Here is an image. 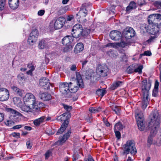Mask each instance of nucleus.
Instances as JSON below:
<instances>
[{
    "label": "nucleus",
    "instance_id": "c756f323",
    "mask_svg": "<svg viewBox=\"0 0 161 161\" xmlns=\"http://www.w3.org/2000/svg\"><path fill=\"white\" fill-rule=\"evenodd\" d=\"M7 111L10 112V113L14 114V116H15L16 115L18 116H19L21 117L22 116V115L19 113V112L17 111H16L11 108H8L7 109Z\"/></svg>",
    "mask_w": 161,
    "mask_h": 161
},
{
    "label": "nucleus",
    "instance_id": "a18cd8bd",
    "mask_svg": "<svg viewBox=\"0 0 161 161\" xmlns=\"http://www.w3.org/2000/svg\"><path fill=\"white\" fill-rule=\"evenodd\" d=\"M5 124L8 126H11L14 124V122L11 120H7L5 122Z\"/></svg>",
    "mask_w": 161,
    "mask_h": 161
},
{
    "label": "nucleus",
    "instance_id": "0eeeda50",
    "mask_svg": "<svg viewBox=\"0 0 161 161\" xmlns=\"http://www.w3.org/2000/svg\"><path fill=\"white\" fill-rule=\"evenodd\" d=\"M82 26L80 24L75 25L72 30L71 34L73 37L78 38L81 36L82 31Z\"/></svg>",
    "mask_w": 161,
    "mask_h": 161
},
{
    "label": "nucleus",
    "instance_id": "c85d7f7f",
    "mask_svg": "<svg viewBox=\"0 0 161 161\" xmlns=\"http://www.w3.org/2000/svg\"><path fill=\"white\" fill-rule=\"evenodd\" d=\"M45 118V116H42L39 118L35 119L33 121V123L35 125L38 126L43 122Z\"/></svg>",
    "mask_w": 161,
    "mask_h": 161
},
{
    "label": "nucleus",
    "instance_id": "39448f33",
    "mask_svg": "<svg viewBox=\"0 0 161 161\" xmlns=\"http://www.w3.org/2000/svg\"><path fill=\"white\" fill-rule=\"evenodd\" d=\"M137 152L135 144L131 140L127 141L125 145L123 155H127L130 153L131 154H135Z\"/></svg>",
    "mask_w": 161,
    "mask_h": 161
},
{
    "label": "nucleus",
    "instance_id": "a19ab883",
    "mask_svg": "<svg viewBox=\"0 0 161 161\" xmlns=\"http://www.w3.org/2000/svg\"><path fill=\"white\" fill-rule=\"evenodd\" d=\"M17 78L19 81L20 82L25 81L26 79L25 77L22 73L19 74L17 76Z\"/></svg>",
    "mask_w": 161,
    "mask_h": 161
},
{
    "label": "nucleus",
    "instance_id": "0e129e2a",
    "mask_svg": "<svg viewBox=\"0 0 161 161\" xmlns=\"http://www.w3.org/2000/svg\"><path fill=\"white\" fill-rule=\"evenodd\" d=\"M158 92V89L154 88V89H153V92L152 95L153 96L156 97L157 96V94Z\"/></svg>",
    "mask_w": 161,
    "mask_h": 161
},
{
    "label": "nucleus",
    "instance_id": "3c124183",
    "mask_svg": "<svg viewBox=\"0 0 161 161\" xmlns=\"http://www.w3.org/2000/svg\"><path fill=\"white\" fill-rule=\"evenodd\" d=\"M119 130H114L115 136L118 139H120L121 137V134Z\"/></svg>",
    "mask_w": 161,
    "mask_h": 161
},
{
    "label": "nucleus",
    "instance_id": "2f4dec72",
    "mask_svg": "<svg viewBox=\"0 0 161 161\" xmlns=\"http://www.w3.org/2000/svg\"><path fill=\"white\" fill-rule=\"evenodd\" d=\"M136 8V3L134 1L130 2L129 5L126 8V11L128 12L130 11V10L135 9Z\"/></svg>",
    "mask_w": 161,
    "mask_h": 161
},
{
    "label": "nucleus",
    "instance_id": "7ed1b4c3",
    "mask_svg": "<svg viewBox=\"0 0 161 161\" xmlns=\"http://www.w3.org/2000/svg\"><path fill=\"white\" fill-rule=\"evenodd\" d=\"M44 106V104L43 103H39L38 105H31V107L26 105H23L22 106L21 108L24 112L27 113L32 112L34 115H37L41 112V108Z\"/></svg>",
    "mask_w": 161,
    "mask_h": 161
},
{
    "label": "nucleus",
    "instance_id": "4be33fe9",
    "mask_svg": "<svg viewBox=\"0 0 161 161\" xmlns=\"http://www.w3.org/2000/svg\"><path fill=\"white\" fill-rule=\"evenodd\" d=\"M73 36H67L64 37L62 39V43L64 45H68L70 44L73 41Z\"/></svg>",
    "mask_w": 161,
    "mask_h": 161
},
{
    "label": "nucleus",
    "instance_id": "e2e57ef3",
    "mask_svg": "<svg viewBox=\"0 0 161 161\" xmlns=\"http://www.w3.org/2000/svg\"><path fill=\"white\" fill-rule=\"evenodd\" d=\"M87 61L86 60H85L84 61H83L82 63V68L81 70L83 71H84L85 70V68H84L85 65L87 63Z\"/></svg>",
    "mask_w": 161,
    "mask_h": 161
},
{
    "label": "nucleus",
    "instance_id": "c03bdc74",
    "mask_svg": "<svg viewBox=\"0 0 161 161\" xmlns=\"http://www.w3.org/2000/svg\"><path fill=\"white\" fill-rule=\"evenodd\" d=\"M137 65L135 66V68L134 69V72H138L139 73H142V69L143 68V67L142 65L139 66L137 68H136Z\"/></svg>",
    "mask_w": 161,
    "mask_h": 161
},
{
    "label": "nucleus",
    "instance_id": "f8f14e48",
    "mask_svg": "<svg viewBox=\"0 0 161 161\" xmlns=\"http://www.w3.org/2000/svg\"><path fill=\"white\" fill-rule=\"evenodd\" d=\"M9 93L7 89L3 88H0V101H3L8 100L9 98Z\"/></svg>",
    "mask_w": 161,
    "mask_h": 161
},
{
    "label": "nucleus",
    "instance_id": "bb28decb",
    "mask_svg": "<svg viewBox=\"0 0 161 161\" xmlns=\"http://www.w3.org/2000/svg\"><path fill=\"white\" fill-rule=\"evenodd\" d=\"M151 129V133L150 135L148 136L147 140V143L149 145L152 144L153 142V137L155 136V135L156 134L158 130H156V131L155 133H154L152 132V128Z\"/></svg>",
    "mask_w": 161,
    "mask_h": 161
},
{
    "label": "nucleus",
    "instance_id": "5701e85b",
    "mask_svg": "<svg viewBox=\"0 0 161 161\" xmlns=\"http://www.w3.org/2000/svg\"><path fill=\"white\" fill-rule=\"evenodd\" d=\"M11 89L16 95L22 97L24 94V91L18 88L17 86H13L11 87Z\"/></svg>",
    "mask_w": 161,
    "mask_h": 161
},
{
    "label": "nucleus",
    "instance_id": "9b49d317",
    "mask_svg": "<svg viewBox=\"0 0 161 161\" xmlns=\"http://www.w3.org/2000/svg\"><path fill=\"white\" fill-rule=\"evenodd\" d=\"M123 34L126 39H129L135 36V32L132 28L127 27L124 29Z\"/></svg>",
    "mask_w": 161,
    "mask_h": 161
},
{
    "label": "nucleus",
    "instance_id": "5fc2aeb1",
    "mask_svg": "<svg viewBox=\"0 0 161 161\" xmlns=\"http://www.w3.org/2000/svg\"><path fill=\"white\" fill-rule=\"evenodd\" d=\"M71 133V130H69L64 135V137L66 138L67 139L69 137Z\"/></svg>",
    "mask_w": 161,
    "mask_h": 161
},
{
    "label": "nucleus",
    "instance_id": "49530a36",
    "mask_svg": "<svg viewBox=\"0 0 161 161\" xmlns=\"http://www.w3.org/2000/svg\"><path fill=\"white\" fill-rule=\"evenodd\" d=\"M27 67L30 69L31 70L34 71L35 69L36 65L32 63H30L27 64Z\"/></svg>",
    "mask_w": 161,
    "mask_h": 161
},
{
    "label": "nucleus",
    "instance_id": "69168bd1",
    "mask_svg": "<svg viewBox=\"0 0 161 161\" xmlns=\"http://www.w3.org/2000/svg\"><path fill=\"white\" fill-rule=\"evenodd\" d=\"M83 17L80 16L79 19V22L82 23H84L86 21V19H84Z\"/></svg>",
    "mask_w": 161,
    "mask_h": 161
},
{
    "label": "nucleus",
    "instance_id": "bf43d9fd",
    "mask_svg": "<svg viewBox=\"0 0 161 161\" xmlns=\"http://www.w3.org/2000/svg\"><path fill=\"white\" fill-rule=\"evenodd\" d=\"M126 45V43L124 42H121L120 43H117V45L119 46L122 47H124Z\"/></svg>",
    "mask_w": 161,
    "mask_h": 161
},
{
    "label": "nucleus",
    "instance_id": "58836bf2",
    "mask_svg": "<svg viewBox=\"0 0 161 161\" xmlns=\"http://www.w3.org/2000/svg\"><path fill=\"white\" fill-rule=\"evenodd\" d=\"M157 38V36L154 35L153 36H151L149 37V39L147 40L146 42L148 44L154 42Z\"/></svg>",
    "mask_w": 161,
    "mask_h": 161
},
{
    "label": "nucleus",
    "instance_id": "2eb2a0df",
    "mask_svg": "<svg viewBox=\"0 0 161 161\" xmlns=\"http://www.w3.org/2000/svg\"><path fill=\"white\" fill-rule=\"evenodd\" d=\"M71 116V114L70 113H65L58 116L57 119L58 121H64V122H67L68 124L69 123L68 120Z\"/></svg>",
    "mask_w": 161,
    "mask_h": 161
},
{
    "label": "nucleus",
    "instance_id": "ea45409f",
    "mask_svg": "<svg viewBox=\"0 0 161 161\" xmlns=\"http://www.w3.org/2000/svg\"><path fill=\"white\" fill-rule=\"evenodd\" d=\"M106 93L105 90L99 89L97 90L96 92L97 94L99 96H101L102 97Z\"/></svg>",
    "mask_w": 161,
    "mask_h": 161
},
{
    "label": "nucleus",
    "instance_id": "e433bc0d",
    "mask_svg": "<svg viewBox=\"0 0 161 161\" xmlns=\"http://www.w3.org/2000/svg\"><path fill=\"white\" fill-rule=\"evenodd\" d=\"M124 127L122 123L120 122H118L115 125L114 130H122Z\"/></svg>",
    "mask_w": 161,
    "mask_h": 161
},
{
    "label": "nucleus",
    "instance_id": "4d7b16f0",
    "mask_svg": "<svg viewBox=\"0 0 161 161\" xmlns=\"http://www.w3.org/2000/svg\"><path fill=\"white\" fill-rule=\"evenodd\" d=\"M138 3L140 6H142L145 5L146 4V2L144 0H138Z\"/></svg>",
    "mask_w": 161,
    "mask_h": 161
},
{
    "label": "nucleus",
    "instance_id": "b1692460",
    "mask_svg": "<svg viewBox=\"0 0 161 161\" xmlns=\"http://www.w3.org/2000/svg\"><path fill=\"white\" fill-rule=\"evenodd\" d=\"M84 49V45L81 43H78L75 46L74 52L76 53H78L82 51Z\"/></svg>",
    "mask_w": 161,
    "mask_h": 161
},
{
    "label": "nucleus",
    "instance_id": "a878e982",
    "mask_svg": "<svg viewBox=\"0 0 161 161\" xmlns=\"http://www.w3.org/2000/svg\"><path fill=\"white\" fill-rule=\"evenodd\" d=\"M39 97L41 99L44 101H48L51 99V95L47 93L40 94Z\"/></svg>",
    "mask_w": 161,
    "mask_h": 161
},
{
    "label": "nucleus",
    "instance_id": "f3484780",
    "mask_svg": "<svg viewBox=\"0 0 161 161\" xmlns=\"http://www.w3.org/2000/svg\"><path fill=\"white\" fill-rule=\"evenodd\" d=\"M150 27L149 32L152 35H155L159 31V25L158 23H154L152 25H149Z\"/></svg>",
    "mask_w": 161,
    "mask_h": 161
},
{
    "label": "nucleus",
    "instance_id": "aec40b11",
    "mask_svg": "<svg viewBox=\"0 0 161 161\" xmlns=\"http://www.w3.org/2000/svg\"><path fill=\"white\" fill-rule=\"evenodd\" d=\"M39 84L41 86L44 87V89H48L50 88V83L47 81V80L46 78H43L40 80Z\"/></svg>",
    "mask_w": 161,
    "mask_h": 161
},
{
    "label": "nucleus",
    "instance_id": "f257e3e1",
    "mask_svg": "<svg viewBox=\"0 0 161 161\" xmlns=\"http://www.w3.org/2000/svg\"><path fill=\"white\" fill-rule=\"evenodd\" d=\"M160 116L157 110L153 111L149 116V127L152 128V132L155 133L159 127Z\"/></svg>",
    "mask_w": 161,
    "mask_h": 161
},
{
    "label": "nucleus",
    "instance_id": "f704fd0d",
    "mask_svg": "<svg viewBox=\"0 0 161 161\" xmlns=\"http://www.w3.org/2000/svg\"><path fill=\"white\" fill-rule=\"evenodd\" d=\"M136 64H132L128 67L126 70V71L129 74L132 73L134 72L135 66H136Z\"/></svg>",
    "mask_w": 161,
    "mask_h": 161
},
{
    "label": "nucleus",
    "instance_id": "72a5a7b5",
    "mask_svg": "<svg viewBox=\"0 0 161 161\" xmlns=\"http://www.w3.org/2000/svg\"><path fill=\"white\" fill-rule=\"evenodd\" d=\"M122 83V82L121 81H117L114 82L111 86V89L114 90L116 89L118 87L120 86Z\"/></svg>",
    "mask_w": 161,
    "mask_h": 161
},
{
    "label": "nucleus",
    "instance_id": "7c9ffc66",
    "mask_svg": "<svg viewBox=\"0 0 161 161\" xmlns=\"http://www.w3.org/2000/svg\"><path fill=\"white\" fill-rule=\"evenodd\" d=\"M73 84L72 83L70 82L69 83V87L68 92H70L71 93H75L79 89L78 87L77 86H72L71 85Z\"/></svg>",
    "mask_w": 161,
    "mask_h": 161
},
{
    "label": "nucleus",
    "instance_id": "cd10ccee",
    "mask_svg": "<svg viewBox=\"0 0 161 161\" xmlns=\"http://www.w3.org/2000/svg\"><path fill=\"white\" fill-rule=\"evenodd\" d=\"M68 125V122H63L62 124L60 129L58 130L57 134H60L63 133V132L65 130Z\"/></svg>",
    "mask_w": 161,
    "mask_h": 161
},
{
    "label": "nucleus",
    "instance_id": "774afa93",
    "mask_svg": "<svg viewBox=\"0 0 161 161\" xmlns=\"http://www.w3.org/2000/svg\"><path fill=\"white\" fill-rule=\"evenodd\" d=\"M74 16L72 15L68 16L66 19L67 21H70L74 19Z\"/></svg>",
    "mask_w": 161,
    "mask_h": 161
},
{
    "label": "nucleus",
    "instance_id": "c9c22d12",
    "mask_svg": "<svg viewBox=\"0 0 161 161\" xmlns=\"http://www.w3.org/2000/svg\"><path fill=\"white\" fill-rule=\"evenodd\" d=\"M89 110L91 113H95L100 112L101 110V108L100 107L98 108L90 107Z\"/></svg>",
    "mask_w": 161,
    "mask_h": 161
},
{
    "label": "nucleus",
    "instance_id": "9d476101",
    "mask_svg": "<svg viewBox=\"0 0 161 161\" xmlns=\"http://www.w3.org/2000/svg\"><path fill=\"white\" fill-rule=\"evenodd\" d=\"M24 100L26 102H31L32 103L31 105H38L39 103H42L36 101L35 96L31 93H27L25 95L24 98Z\"/></svg>",
    "mask_w": 161,
    "mask_h": 161
},
{
    "label": "nucleus",
    "instance_id": "393cba45",
    "mask_svg": "<svg viewBox=\"0 0 161 161\" xmlns=\"http://www.w3.org/2000/svg\"><path fill=\"white\" fill-rule=\"evenodd\" d=\"M48 47V43L45 40L42 39L39 42L38 47L40 49H43Z\"/></svg>",
    "mask_w": 161,
    "mask_h": 161
},
{
    "label": "nucleus",
    "instance_id": "052dcab7",
    "mask_svg": "<svg viewBox=\"0 0 161 161\" xmlns=\"http://www.w3.org/2000/svg\"><path fill=\"white\" fill-rule=\"evenodd\" d=\"M12 135L13 137L20 138V133H19L14 132L12 134Z\"/></svg>",
    "mask_w": 161,
    "mask_h": 161
},
{
    "label": "nucleus",
    "instance_id": "423d86ee",
    "mask_svg": "<svg viewBox=\"0 0 161 161\" xmlns=\"http://www.w3.org/2000/svg\"><path fill=\"white\" fill-rule=\"evenodd\" d=\"M108 68L106 66L98 65L96 69L95 77L97 78L105 77L108 75Z\"/></svg>",
    "mask_w": 161,
    "mask_h": 161
},
{
    "label": "nucleus",
    "instance_id": "4468645a",
    "mask_svg": "<svg viewBox=\"0 0 161 161\" xmlns=\"http://www.w3.org/2000/svg\"><path fill=\"white\" fill-rule=\"evenodd\" d=\"M88 4L85 3L83 4L79 11L78 14H76L77 16H80L82 17H85L87 14V11L86 10L88 6Z\"/></svg>",
    "mask_w": 161,
    "mask_h": 161
},
{
    "label": "nucleus",
    "instance_id": "473e14b6",
    "mask_svg": "<svg viewBox=\"0 0 161 161\" xmlns=\"http://www.w3.org/2000/svg\"><path fill=\"white\" fill-rule=\"evenodd\" d=\"M67 140V139L64 137V136L60 137L58 141L55 142L54 143V145H62Z\"/></svg>",
    "mask_w": 161,
    "mask_h": 161
},
{
    "label": "nucleus",
    "instance_id": "dca6fc26",
    "mask_svg": "<svg viewBox=\"0 0 161 161\" xmlns=\"http://www.w3.org/2000/svg\"><path fill=\"white\" fill-rule=\"evenodd\" d=\"M69 83H62L59 85V90L61 92L64 94H66L69 91Z\"/></svg>",
    "mask_w": 161,
    "mask_h": 161
},
{
    "label": "nucleus",
    "instance_id": "f03ea898",
    "mask_svg": "<svg viewBox=\"0 0 161 161\" xmlns=\"http://www.w3.org/2000/svg\"><path fill=\"white\" fill-rule=\"evenodd\" d=\"M142 90L143 92V98L142 108L145 109L147 107L150 100L149 98V90L151 86L150 81L147 82V80H144L142 82Z\"/></svg>",
    "mask_w": 161,
    "mask_h": 161
},
{
    "label": "nucleus",
    "instance_id": "864d4df0",
    "mask_svg": "<svg viewBox=\"0 0 161 161\" xmlns=\"http://www.w3.org/2000/svg\"><path fill=\"white\" fill-rule=\"evenodd\" d=\"M152 55V53L150 51H145L143 53L141 54L140 55L141 56L146 55L147 56H150Z\"/></svg>",
    "mask_w": 161,
    "mask_h": 161
},
{
    "label": "nucleus",
    "instance_id": "37998d69",
    "mask_svg": "<svg viewBox=\"0 0 161 161\" xmlns=\"http://www.w3.org/2000/svg\"><path fill=\"white\" fill-rule=\"evenodd\" d=\"M112 110L115 112V113L117 115H119L120 113L119 108L117 106H113L112 107Z\"/></svg>",
    "mask_w": 161,
    "mask_h": 161
},
{
    "label": "nucleus",
    "instance_id": "8fccbe9b",
    "mask_svg": "<svg viewBox=\"0 0 161 161\" xmlns=\"http://www.w3.org/2000/svg\"><path fill=\"white\" fill-rule=\"evenodd\" d=\"M117 45V43H109L105 45V47H115Z\"/></svg>",
    "mask_w": 161,
    "mask_h": 161
},
{
    "label": "nucleus",
    "instance_id": "1a4fd4ad",
    "mask_svg": "<svg viewBox=\"0 0 161 161\" xmlns=\"http://www.w3.org/2000/svg\"><path fill=\"white\" fill-rule=\"evenodd\" d=\"M161 20V14H153L149 16L148 21L150 25L158 23L157 22Z\"/></svg>",
    "mask_w": 161,
    "mask_h": 161
},
{
    "label": "nucleus",
    "instance_id": "de8ad7c7",
    "mask_svg": "<svg viewBox=\"0 0 161 161\" xmlns=\"http://www.w3.org/2000/svg\"><path fill=\"white\" fill-rule=\"evenodd\" d=\"M64 109L68 112H70L72 109V107L67 105L63 104Z\"/></svg>",
    "mask_w": 161,
    "mask_h": 161
},
{
    "label": "nucleus",
    "instance_id": "09e8293b",
    "mask_svg": "<svg viewBox=\"0 0 161 161\" xmlns=\"http://www.w3.org/2000/svg\"><path fill=\"white\" fill-rule=\"evenodd\" d=\"M13 102L15 105H18L20 102V99L18 97H14L13 98Z\"/></svg>",
    "mask_w": 161,
    "mask_h": 161
},
{
    "label": "nucleus",
    "instance_id": "6ab92c4d",
    "mask_svg": "<svg viewBox=\"0 0 161 161\" xmlns=\"http://www.w3.org/2000/svg\"><path fill=\"white\" fill-rule=\"evenodd\" d=\"M9 5L10 8L13 9H16L19 5V0H8Z\"/></svg>",
    "mask_w": 161,
    "mask_h": 161
},
{
    "label": "nucleus",
    "instance_id": "20e7f679",
    "mask_svg": "<svg viewBox=\"0 0 161 161\" xmlns=\"http://www.w3.org/2000/svg\"><path fill=\"white\" fill-rule=\"evenodd\" d=\"M135 116L139 130L141 131L143 130L145 128V121L143 119V112L140 111L139 109L137 108L135 110Z\"/></svg>",
    "mask_w": 161,
    "mask_h": 161
},
{
    "label": "nucleus",
    "instance_id": "79ce46f5",
    "mask_svg": "<svg viewBox=\"0 0 161 161\" xmlns=\"http://www.w3.org/2000/svg\"><path fill=\"white\" fill-rule=\"evenodd\" d=\"M65 45V47L63 50L64 52H67L70 51L73 48V46L70 44Z\"/></svg>",
    "mask_w": 161,
    "mask_h": 161
},
{
    "label": "nucleus",
    "instance_id": "6e6d98bb",
    "mask_svg": "<svg viewBox=\"0 0 161 161\" xmlns=\"http://www.w3.org/2000/svg\"><path fill=\"white\" fill-rule=\"evenodd\" d=\"M51 152L49 151H47L45 154V158L47 159L51 154Z\"/></svg>",
    "mask_w": 161,
    "mask_h": 161
},
{
    "label": "nucleus",
    "instance_id": "6e6552de",
    "mask_svg": "<svg viewBox=\"0 0 161 161\" xmlns=\"http://www.w3.org/2000/svg\"><path fill=\"white\" fill-rule=\"evenodd\" d=\"M38 36V31L36 29H34L32 30L29 36L28 42L30 45H34L37 40Z\"/></svg>",
    "mask_w": 161,
    "mask_h": 161
},
{
    "label": "nucleus",
    "instance_id": "13d9d810",
    "mask_svg": "<svg viewBox=\"0 0 161 161\" xmlns=\"http://www.w3.org/2000/svg\"><path fill=\"white\" fill-rule=\"evenodd\" d=\"M161 135L158 137L157 140L156 141V143L158 146L161 145V131H160Z\"/></svg>",
    "mask_w": 161,
    "mask_h": 161
},
{
    "label": "nucleus",
    "instance_id": "a211bd4d",
    "mask_svg": "<svg viewBox=\"0 0 161 161\" xmlns=\"http://www.w3.org/2000/svg\"><path fill=\"white\" fill-rule=\"evenodd\" d=\"M120 32L117 31H112L110 33V36L113 40L117 41L120 38Z\"/></svg>",
    "mask_w": 161,
    "mask_h": 161
},
{
    "label": "nucleus",
    "instance_id": "603ef678",
    "mask_svg": "<svg viewBox=\"0 0 161 161\" xmlns=\"http://www.w3.org/2000/svg\"><path fill=\"white\" fill-rule=\"evenodd\" d=\"M4 0H1L0 1V10H3L5 6Z\"/></svg>",
    "mask_w": 161,
    "mask_h": 161
},
{
    "label": "nucleus",
    "instance_id": "338daca9",
    "mask_svg": "<svg viewBox=\"0 0 161 161\" xmlns=\"http://www.w3.org/2000/svg\"><path fill=\"white\" fill-rule=\"evenodd\" d=\"M45 13V11L43 10H41L38 11V14L39 16L43 15Z\"/></svg>",
    "mask_w": 161,
    "mask_h": 161
},
{
    "label": "nucleus",
    "instance_id": "680f3d73",
    "mask_svg": "<svg viewBox=\"0 0 161 161\" xmlns=\"http://www.w3.org/2000/svg\"><path fill=\"white\" fill-rule=\"evenodd\" d=\"M26 146L27 148L30 149L32 146V144L31 143L30 141H28L26 142Z\"/></svg>",
    "mask_w": 161,
    "mask_h": 161
},
{
    "label": "nucleus",
    "instance_id": "ddd939ff",
    "mask_svg": "<svg viewBox=\"0 0 161 161\" xmlns=\"http://www.w3.org/2000/svg\"><path fill=\"white\" fill-rule=\"evenodd\" d=\"M65 21L64 18L63 17H60L58 18L54 22V27L56 30L59 29L63 26Z\"/></svg>",
    "mask_w": 161,
    "mask_h": 161
},
{
    "label": "nucleus",
    "instance_id": "4c0bfd02",
    "mask_svg": "<svg viewBox=\"0 0 161 161\" xmlns=\"http://www.w3.org/2000/svg\"><path fill=\"white\" fill-rule=\"evenodd\" d=\"M90 29L87 28H82V31L81 35V36H86L90 33Z\"/></svg>",
    "mask_w": 161,
    "mask_h": 161
},
{
    "label": "nucleus",
    "instance_id": "412c9836",
    "mask_svg": "<svg viewBox=\"0 0 161 161\" xmlns=\"http://www.w3.org/2000/svg\"><path fill=\"white\" fill-rule=\"evenodd\" d=\"M76 81L77 85L80 87H83L84 84L81 75L78 72H76Z\"/></svg>",
    "mask_w": 161,
    "mask_h": 161
}]
</instances>
